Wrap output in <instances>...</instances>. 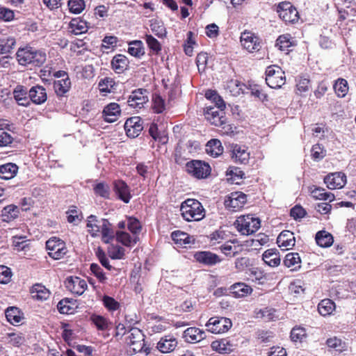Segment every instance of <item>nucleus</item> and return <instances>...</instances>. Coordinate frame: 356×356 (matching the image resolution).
Returning a JSON list of instances; mask_svg holds the SVG:
<instances>
[{
    "label": "nucleus",
    "mask_w": 356,
    "mask_h": 356,
    "mask_svg": "<svg viewBox=\"0 0 356 356\" xmlns=\"http://www.w3.org/2000/svg\"><path fill=\"white\" fill-rule=\"evenodd\" d=\"M86 228L92 237H101L102 241L106 243H110L114 238L111 224L106 219H99L91 215L88 217Z\"/></svg>",
    "instance_id": "1"
},
{
    "label": "nucleus",
    "mask_w": 356,
    "mask_h": 356,
    "mask_svg": "<svg viewBox=\"0 0 356 356\" xmlns=\"http://www.w3.org/2000/svg\"><path fill=\"white\" fill-rule=\"evenodd\" d=\"M16 59L18 63L22 66H41L47 59L46 54L42 50H38L33 47L26 46L19 48L16 53Z\"/></svg>",
    "instance_id": "2"
},
{
    "label": "nucleus",
    "mask_w": 356,
    "mask_h": 356,
    "mask_svg": "<svg viewBox=\"0 0 356 356\" xmlns=\"http://www.w3.org/2000/svg\"><path fill=\"white\" fill-rule=\"evenodd\" d=\"M182 218L188 222L200 221L205 217V209L200 202L195 199H187L180 206Z\"/></svg>",
    "instance_id": "3"
},
{
    "label": "nucleus",
    "mask_w": 356,
    "mask_h": 356,
    "mask_svg": "<svg viewBox=\"0 0 356 356\" xmlns=\"http://www.w3.org/2000/svg\"><path fill=\"white\" fill-rule=\"evenodd\" d=\"M237 231L242 235L248 236L256 232L261 226L260 220L252 215L239 216L234 222Z\"/></svg>",
    "instance_id": "4"
},
{
    "label": "nucleus",
    "mask_w": 356,
    "mask_h": 356,
    "mask_svg": "<svg viewBox=\"0 0 356 356\" xmlns=\"http://www.w3.org/2000/svg\"><path fill=\"white\" fill-rule=\"evenodd\" d=\"M275 11L286 24H294L300 19L296 8L289 1L280 2L275 6Z\"/></svg>",
    "instance_id": "5"
},
{
    "label": "nucleus",
    "mask_w": 356,
    "mask_h": 356,
    "mask_svg": "<svg viewBox=\"0 0 356 356\" xmlns=\"http://www.w3.org/2000/svg\"><path fill=\"white\" fill-rule=\"evenodd\" d=\"M266 82L272 88H280L286 83L284 72L278 65H270L266 70Z\"/></svg>",
    "instance_id": "6"
},
{
    "label": "nucleus",
    "mask_w": 356,
    "mask_h": 356,
    "mask_svg": "<svg viewBox=\"0 0 356 356\" xmlns=\"http://www.w3.org/2000/svg\"><path fill=\"white\" fill-rule=\"evenodd\" d=\"M126 343L129 346L131 354L141 352L145 346V336L137 327H132L126 337Z\"/></svg>",
    "instance_id": "7"
},
{
    "label": "nucleus",
    "mask_w": 356,
    "mask_h": 356,
    "mask_svg": "<svg viewBox=\"0 0 356 356\" xmlns=\"http://www.w3.org/2000/svg\"><path fill=\"white\" fill-rule=\"evenodd\" d=\"M186 170L188 174L197 179H205L211 174L210 165L200 160H193L186 165Z\"/></svg>",
    "instance_id": "8"
},
{
    "label": "nucleus",
    "mask_w": 356,
    "mask_h": 356,
    "mask_svg": "<svg viewBox=\"0 0 356 356\" xmlns=\"http://www.w3.org/2000/svg\"><path fill=\"white\" fill-rule=\"evenodd\" d=\"M207 331L218 334L227 332L232 326V321L225 317H211L205 324Z\"/></svg>",
    "instance_id": "9"
},
{
    "label": "nucleus",
    "mask_w": 356,
    "mask_h": 356,
    "mask_svg": "<svg viewBox=\"0 0 356 356\" xmlns=\"http://www.w3.org/2000/svg\"><path fill=\"white\" fill-rule=\"evenodd\" d=\"M46 248L49 256L56 260L63 258L67 252L65 243L56 237L49 238L46 242Z\"/></svg>",
    "instance_id": "10"
},
{
    "label": "nucleus",
    "mask_w": 356,
    "mask_h": 356,
    "mask_svg": "<svg viewBox=\"0 0 356 356\" xmlns=\"http://www.w3.org/2000/svg\"><path fill=\"white\" fill-rule=\"evenodd\" d=\"M241 46L250 53L259 51L261 48V40L254 33L245 31L241 33L240 37Z\"/></svg>",
    "instance_id": "11"
},
{
    "label": "nucleus",
    "mask_w": 356,
    "mask_h": 356,
    "mask_svg": "<svg viewBox=\"0 0 356 356\" xmlns=\"http://www.w3.org/2000/svg\"><path fill=\"white\" fill-rule=\"evenodd\" d=\"M247 201L246 195L242 192L232 193L225 200V207L232 211H236L243 207Z\"/></svg>",
    "instance_id": "12"
},
{
    "label": "nucleus",
    "mask_w": 356,
    "mask_h": 356,
    "mask_svg": "<svg viewBox=\"0 0 356 356\" xmlns=\"http://www.w3.org/2000/svg\"><path fill=\"white\" fill-rule=\"evenodd\" d=\"M65 285L68 291L78 296L83 294L88 287L86 280L76 276L67 277Z\"/></svg>",
    "instance_id": "13"
},
{
    "label": "nucleus",
    "mask_w": 356,
    "mask_h": 356,
    "mask_svg": "<svg viewBox=\"0 0 356 356\" xmlns=\"http://www.w3.org/2000/svg\"><path fill=\"white\" fill-rule=\"evenodd\" d=\"M124 127L127 136L133 138L138 136L143 129L142 120L138 116L127 119Z\"/></svg>",
    "instance_id": "14"
},
{
    "label": "nucleus",
    "mask_w": 356,
    "mask_h": 356,
    "mask_svg": "<svg viewBox=\"0 0 356 356\" xmlns=\"http://www.w3.org/2000/svg\"><path fill=\"white\" fill-rule=\"evenodd\" d=\"M204 115L207 121L217 127L225 124L227 120L223 111H220L218 108L211 106L206 108Z\"/></svg>",
    "instance_id": "15"
},
{
    "label": "nucleus",
    "mask_w": 356,
    "mask_h": 356,
    "mask_svg": "<svg viewBox=\"0 0 356 356\" xmlns=\"http://www.w3.org/2000/svg\"><path fill=\"white\" fill-rule=\"evenodd\" d=\"M324 182L330 190L340 189L346 184V176L341 172L330 173L324 178Z\"/></svg>",
    "instance_id": "16"
},
{
    "label": "nucleus",
    "mask_w": 356,
    "mask_h": 356,
    "mask_svg": "<svg viewBox=\"0 0 356 356\" xmlns=\"http://www.w3.org/2000/svg\"><path fill=\"white\" fill-rule=\"evenodd\" d=\"M147 90L138 89L131 92L128 99V104L134 108H141L148 102V97L146 95Z\"/></svg>",
    "instance_id": "17"
},
{
    "label": "nucleus",
    "mask_w": 356,
    "mask_h": 356,
    "mask_svg": "<svg viewBox=\"0 0 356 356\" xmlns=\"http://www.w3.org/2000/svg\"><path fill=\"white\" fill-rule=\"evenodd\" d=\"M121 108L115 102L107 104L103 109L102 118L106 122L112 123L116 122L121 116Z\"/></svg>",
    "instance_id": "18"
},
{
    "label": "nucleus",
    "mask_w": 356,
    "mask_h": 356,
    "mask_svg": "<svg viewBox=\"0 0 356 356\" xmlns=\"http://www.w3.org/2000/svg\"><path fill=\"white\" fill-rule=\"evenodd\" d=\"M177 344V339L174 336L168 334L160 339L156 344V348L159 352L167 354L174 351Z\"/></svg>",
    "instance_id": "19"
},
{
    "label": "nucleus",
    "mask_w": 356,
    "mask_h": 356,
    "mask_svg": "<svg viewBox=\"0 0 356 356\" xmlns=\"http://www.w3.org/2000/svg\"><path fill=\"white\" fill-rule=\"evenodd\" d=\"M232 158L236 163L246 164L250 159V152L245 146L234 144L232 145Z\"/></svg>",
    "instance_id": "20"
},
{
    "label": "nucleus",
    "mask_w": 356,
    "mask_h": 356,
    "mask_svg": "<svg viewBox=\"0 0 356 356\" xmlns=\"http://www.w3.org/2000/svg\"><path fill=\"white\" fill-rule=\"evenodd\" d=\"M183 337L186 342L195 343L204 339L206 338V333L198 327H191L184 332Z\"/></svg>",
    "instance_id": "21"
},
{
    "label": "nucleus",
    "mask_w": 356,
    "mask_h": 356,
    "mask_svg": "<svg viewBox=\"0 0 356 356\" xmlns=\"http://www.w3.org/2000/svg\"><path fill=\"white\" fill-rule=\"evenodd\" d=\"M211 347L213 350L217 353L228 354L234 350L235 345L229 339L223 338L213 341L211 344Z\"/></svg>",
    "instance_id": "22"
},
{
    "label": "nucleus",
    "mask_w": 356,
    "mask_h": 356,
    "mask_svg": "<svg viewBox=\"0 0 356 356\" xmlns=\"http://www.w3.org/2000/svg\"><path fill=\"white\" fill-rule=\"evenodd\" d=\"M29 97L33 104L40 105L47 101L46 89L40 86H33L29 91Z\"/></svg>",
    "instance_id": "23"
},
{
    "label": "nucleus",
    "mask_w": 356,
    "mask_h": 356,
    "mask_svg": "<svg viewBox=\"0 0 356 356\" xmlns=\"http://www.w3.org/2000/svg\"><path fill=\"white\" fill-rule=\"evenodd\" d=\"M114 191L118 197L125 203L129 202L131 195L127 184L122 180L113 182Z\"/></svg>",
    "instance_id": "24"
},
{
    "label": "nucleus",
    "mask_w": 356,
    "mask_h": 356,
    "mask_svg": "<svg viewBox=\"0 0 356 356\" xmlns=\"http://www.w3.org/2000/svg\"><path fill=\"white\" fill-rule=\"evenodd\" d=\"M295 237L293 233L289 231H282L277 238V243L279 247L284 250H289L295 245Z\"/></svg>",
    "instance_id": "25"
},
{
    "label": "nucleus",
    "mask_w": 356,
    "mask_h": 356,
    "mask_svg": "<svg viewBox=\"0 0 356 356\" xmlns=\"http://www.w3.org/2000/svg\"><path fill=\"white\" fill-rule=\"evenodd\" d=\"M7 321L13 325H19L23 323L24 314L16 307H10L5 312Z\"/></svg>",
    "instance_id": "26"
},
{
    "label": "nucleus",
    "mask_w": 356,
    "mask_h": 356,
    "mask_svg": "<svg viewBox=\"0 0 356 356\" xmlns=\"http://www.w3.org/2000/svg\"><path fill=\"white\" fill-rule=\"evenodd\" d=\"M115 236L117 241L127 247H132L139 241L138 235L129 234L126 231H118L116 232Z\"/></svg>",
    "instance_id": "27"
},
{
    "label": "nucleus",
    "mask_w": 356,
    "mask_h": 356,
    "mask_svg": "<svg viewBox=\"0 0 356 356\" xmlns=\"http://www.w3.org/2000/svg\"><path fill=\"white\" fill-rule=\"evenodd\" d=\"M262 259L265 264L270 267H277L281 262L279 251L273 248L266 250L263 253Z\"/></svg>",
    "instance_id": "28"
},
{
    "label": "nucleus",
    "mask_w": 356,
    "mask_h": 356,
    "mask_svg": "<svg viewBox=\"0 0 356 356\" xmlns=\"http://www.w3.org/2000/svg\"><path fill=\"white\" fill-rule=\"evenodd\" d=\"M171 236L177 245L184 248L194 243L193 237L184 232L175 231L172 233Z\"/></svg>",
    "instance_id": "29"
},
{
    "label": "nucleus",
    "mask_w": 356,
    "mask_h": 356,
    "mask_svg": "<svg viewBox=\"0 0 356 356\" xmlns=\"http://www.w3.org/2000/svg\"><path fill=\"white\" fill-rule=\"evenodd\" d=\"M196 261L207 264L213 265L220 261L219 257L210 252H197L194 254Z\"/></svg>",
    "instance_id": "30"
},
{
    "label": "nucleus",
    "mask_w": 356,
    "mask_h": 356,
    "mask_svg": "<svg viewBox=\"0 0 356 356\" xmlns=\"http://www.w3.org/2000/svg\"><path fill=\"white\" fill-rule=\"evenodd\" d=\"M29 92L22 86H17L13 91V97L19 106H29L30 105Z\"/></svg>",
    "instance_id": "31"
},
{
    "label": "nucleus",
    "mask_w": 356,
    "mask_h": 356,
    "mask_svg": "<svg viewBox=\"0 0 356 356\" xmlns=\"http://www.w3.org/2000/svg\"><path fill=\"white\" fill-rule=\"evenodd\" d=\"M129 65L128 58L122 54L115 56L111 61L112 69L118 74L122 73Z\"/></svg>",
    "instance_id": "32"
},
{
    "label": "nucleus",
    "mask_w": 356,
    "mask_h": 356,
    "mask_svg": "<svg viewBox=\"0 0 356 356\" xmlns=\"http://www.w3.org/2000/svg\"><path fill=\"white\" fill-rule=\"evenodd\" d=\"M230 290L235 298H243L252 292V289L243 282L234 284L231 286Z\"/></svg>",
    "instance_id": "33"
},
{
    "label": "nucleus",
    "mask_w": 356,
    "mask_h": 356,
    "mask_svg": "<svg viewBox=\"0 0 356 356\" xmlns=\"http://www.w3.org/2000/svg\"><path fill=\"white\" fill-rule=\"evenodd\" d=\"M315 240L318 245L322 248L330 247L334 242L333 236L325 230H321L316 234Z\"/></svg>",
    "instance_id": "34"
},
{
    "label": "nucleus",
    "mask_w": 356,
    "mask_h": 356,
    "mask_svg": "<svg viewBox=\"0 0 356 356\" xmlns=\"http://www.w3.org/2000/svg\"><path fill=\"white\" fill-rule=\"evenodd\" d=\"M206 152L213 156L217 157L223 152V147L221 142L218 139H211L206 145Z\"/></svg>",
    "instance_id": "35"
},
{
    "label": "nucleus",
    "mask_w": 356,
    "mask_h": 356,
    "mask_svg": "<svg viewBox=\"0 0 356 356\" xmlns=\"http://www.w3.org/2000/svg\"><path fill=\"white\" fill-rule=\"evenodd\" d=\"M17 165L12 163L0 165V178L6 180L10 179L17 175Z\"/></svg>",
    "instance_id": "36"
},
{
    "label": "nucleus",
    "mask_w": 356,
    "mask_h": 356,
    "mask_svg": "<svg viewBox=\"0 0 356 356\" xmlns=\"http://www.w3.org/2000/svg\"><path fill=\"white\" fill-rule=\"evenodd\" d=\"M284 264L286 267L290 268L292 270L299 269L301 266V259L299 254L297 252L286 254L284 260Z\"/></svg>",
    "instance_id": "37"
},
{
    "label": "nucleus",
    "mask_w": 356,
    "mask_h": 356,
    "mask_svg": "<svg viewBox=\"0 0 356 356\" xmlns=\"http://www.w3.org/2000/svg\"><path fill=\"white\" fill-rule=\"evenodd\" d=\"M336 309L334 302L330 299H323L318 305V311L323 316H327L332 314Z\"/></svg>",
    "instance_id": "38"
},
{
    "label": "nucleus",
    "mask_w": 356,
    "mask_h": 356,
    "mask_svg": "<svg viewBox=\"0 0 356 356\" xmlns=\"http://www.w3.org/2000/svg\"><path fill=\"white\" fill-rule=\"evenodd\" d=\"M31 293L33 299L38 300H45L50 295L49 289L44 286L37 284L32 286Z\"/></svg>",
    "instance_id": "39"
},
{
    "label": "nucleus",
    "mask_w": 356,
    "mask_h": 356,
    "mask_svg": "<svg viewBox=\"0 0 356 356\" xmlns=\"http://www.w3.org/2000/svg\"><path fill=\"white\" fill-rule=\"evenodd\" d=\"M70 31L74 35H80L87 32L88 24L84 20L79 18L73 19L70 24Z\"/></svg>",
    "instance_id": "40"
},
{
    "label": "nucleus",
    "mask_w": 356,
    "mask_h": 356,
    "mask_svg": "<svg viewBox=\"0 0 356 356\" xmlns=\"http://www.w3.org/2000/svg\"><path fill=\"white\" fill-rule=\"evenodd\" d=\"M71 87V81L69 77L55 81L54 83V88L56 93L59 96L64 95L69 91Z\"/></svg>",
    "instance_id": "41"
},
{
    "label": "nucleus",
    "mask_w": 356,
    "mask_h": 356,
    "mask_svg": "<svg viewBox=\"0 0 356 356\" xmlns=\"http://www.w3.org/2000/svg\"><path fill=\"white\" fill-rule=\"evenodd\" d=\"M246 86L238 80L232 79L227 83L226 88L233 96L243 93Z\"/></svg>",
    "instance_id": "42"
},
{
    "label": "nucleus",
    "mask_w": 356,
    "mask_h": 356,
    "mask_svg": "<svg viewBox=\"0 0 356 356\" xmlns=\"http://www.w3.org/2000/svg\"><path fill=\"white\" fill-rule=\"evenodd\" d=\"M296 92L302 95L311 89L310 80L307 76H298L296 79Z\"/></svg>",
    "instance_id": "43"
},
{
    "label": "nucleus",
    "mask_w": 356,
    "mask_h": 356,
    "mask_svg": "<svg viewBox=\"0 0 356 356\" xmlns=\"http://www.w3.org/2000/svg\"><path fill=\"white\" fill-rule=\"evenodd\" d=\"M128 53L136 58H140L145 54L142 41L133 40L129 42Z\"/></svg>",
    "instance_id": "44"
},
{
    "label": "nucleus",
    "mask_w": 356,
    "mask_h": 356,
    "mask_svg": "<svg viewBox=\"0 0 356 356\" xmlns=\"http://www.w3.org/2000/svg\"><path fill=\"white\" fill-rule=\"evenodd\" d=\"M57 308L61 314H72L76 309L75 302L69 299H63L58 303Z\"/></svg>",
    "instance_id": "45"
},
{
    "label": "nucleus",
    "mask_w": 356,
    "mask_h": 356,
    "mask_svg": "<svg viewBox=\"0 0 356 356\" xmlns=\"http://www.w3.org/2000/svg\"><path fill=\"white\" fill-rule=\"evenodd\" d=\"M311 195L313 198L320 200H328L332 202L334 200L333 193L326 192L324 188H316L311 191Z\"/></svg>",
    "instance_id": "46"
},
{
    "label": "nucleus",
    "mask_w": 356,
    "mask_h": 356,
    "mask_svg": "<svg viewBox=\"0 0 356 356\" xmlns=\"http://www.w3.org/2000/svg\"><path fill=\"white\" fill-rule=\"evenodd\" d=\"M19 213V211L17 206L14 204L8 205L2 210L3 220L8 222L14 220L18 217Z\"/></svg>",
    "instance_id": "47"
},
{
    "label": "nucleus",
    "mask_w": 356,
    "mask_h": 356,
    "mask_svg": "<svg viewBox=\"0 0 356 356\" xmlns=\"http://www.w3.org/2000/svg\"><path fill=\"white\" fill-rule=\"evenodd\" d=\"M16 41L13 37L9 36L0 40V55L8 54L11 52L15 45Z\"/></svg>",
    "instance_id": "48"
},
{
    "label": "nucleus",
    "mask_w": 356,
    "mask_h": 356,
    "mask_svg": "<svg viewBox=\"0 0 356 356\" xmlns=\"http://www.w3.org/2000/svg\"><path fill=\"white\" fill-rule=\"evenodd\" d=\"M256 316L257 318H261L264 321H274L277 318L275 309L268 307L259 309L256 313Z\"/></svg>",
    "instance_id": "49"
},
{
    "label": "nucleus",
    "mask_w": 356,
    "mask_h": 356,
    "mask_svg": "<svg viewBox=\"0 0 356 356\" xmlns=\"http://www.w3.org/2000/svg\"><path fill=\"white\" fill-rule=\"evenodd\" d=\"M334 90L339 97H344L348 91L347 81L344 79H338L334 85Z\"/></svg>",
    "instance_id": "50"
},
{
    "label": "nucleus",
    "mask_w": 356,
    "mask_h": 356,
    "mask_svg": "<svg viewBox=\"0 0 356 356\" xmlns=\"http://www.w3.org/2000/svg\"><path fill=\"white\" fill-rule=\"evenodd\" d=\"M149 26L151 31L159 38H163L165 36L166 30L161 22L157 19H152L150 21Z\"/></svg>",
    "instance_id": "51"
},
{
    "label": "nucleus",
    "mask_w": 356,
    "mask_h": 356,
    "mask_svg": "<svg viewBox=\"0 0 356 356\" xmlns=\"http://www.w3.org/2000/svg\"><path fill=\"white\" fill-rule=\"evenodd\" d=\"M98 86L101 92L110 93L114 90L115 81L112 78L106 77L99 81Z\"/></svg>",
    "instance_id": "52"
},
{
    "label": "nucleus",
    "mask_w": 356,
    "mask_h": 356,
    "mask_svg": "<svg viewBox=\"0 0 356 356\" xmlns=\"http://www.w3.org/2000/svg\"><path fill=\"white\" fill-rule=\"evenodd\" d=\"M293 44V40L289 34H284L277 39L276 45L282 51L287 50Z\"/></svg>",
    "instance_id": "53"
},
{
    "label": "nucleus",
    "mask_w": 356,
    "mask_h": 356,
    "mask_svg": "<svg viewBox=\"0 0 356 356\" xmlns=\"http://www.w3.org/2000/svg\"><path fill=\"white\" fill-rule=\"evenodd\" d=\"M67 6L70 12L73 14H80L86 7L84 0H69Z\"/></svg>",
    "instance_id": "54"
},
{
    "label": "nucleus",
    "mask_w": 356,
    "mask_h": 356,
    "mask_svg": "<svg viewBox=\"0 0 356 356\" xmlns=\"http://www.w3.org/2000/svg\"><path fill=\"white\" fill-rule=\"evenodd\" d=\"M93 190L96 195L104 198L108 197L110 194V187L104 182L96 184L93 187Z\"/></svg>",
    "instance_id": "55"
},
{
    "label": "nucleus",
    "mask_w": 356,
    "mask_h": 356,
    "mask_svg": "<svg viewBox=\"0 0 356 356\" xmlns=\"http://www.w3.org/2000/svg\"><path fill=\"white\" fill-rule=\"evenodd\" d=\"M307 337V332L302 327H295L291 332V338L293 341L301 342Z\"/></svg>",
    "instance_id": "56"
},
{
    "label": "nucleus",
    "mask_w": 356,
    "mask_h": 356,
    "mask_svg": "<svg viewBox=\"0 0 356 356\" xmlns=\"http://www.w3.org/2000/svg\"><path fill=\"white\" fill-rule=\"evenodd\" d=\"M170 327V323L165 319L161 317H156L154 324L152 326V330L154 332H161Z\"/></svg>",
    "instance_id": "57"
},
{
    "label": "nucleus",
    "mask_w": 356,
    "mask_h": 356,
    "mask_svg": "<svg viewBox=\"0 0 356 356\" xmlns=\"http://www.w3.org/2000/svg\"><path fill=\"white\" fill-rule=\"evenodd\" d=\"M145 39L147 47L153 52L158 54L161 50V45L160 42L152 35L147 34L145 37Z\"/></svg>",
    "instance_id": "58"
},
{
    "label": "nucleus",
    "mask_w": 356,
    "mask_h": 356,
    "mask_svg": "<svg viewBox=\"0 0 356 356\" xmlns=\"http://www.w3.org/2000/svg\"><path fill=\"white\" fill-rule=\"evenodd\" d=\"M127 228L131 234L138 236L141 230V225L139 220L136 218L129 217L127 219Z\"/></svg>",
    "instance_id": "59"
},
{
    "label": "nucleus",
    "mask_w": 356,
    "mask_h": 356,
    "mask_svg": "<svg viewBox=\"0 0 356 356\" xmlns=\"http://www.w3.org/2000/svg\"><path fill=\"white\" fill-rule=\"evenodd\" d=\"M15 19L14 10L0 5V20L9 22Z\"/></svg>",
    "instance_id": "60"
},
{
    "label": "nucleus",
    "mask_w": 356,
    "mask_h": 356,
    "mask_svg": "<svg viewBox=\"0 0 356 356\" xmlns=\"http://www.w3.org/2000/svg\"><path fill=\"white\" fill-rule=\"evenodd\" d=\"M91 321L99 330H104L108 327L107 319L102 316L93 315L91 316Z\"/></svg>",
    "instance_id": "61"
},
{
    "label": "nucleus",
    "mask_w": 356,
    "mask_h": 356,
    "mask_svg": "<svg viewBox=\"0 0 356 356\" xmlns=\"http://www.w3.org/2000/svg\"><path fill=\"white\" fill-rule=\"evenodd\" d=\"M12 271L10 268L6 266H0V283L7 284L12 277Z\"/></svg>",
    "instance_id": "62"
},
{
    "label": "nucleus",
    "mask_w": 356,
    "mask_h": 356,
    "mask_svg": "<svg viewBox=\"0 0 356 356\" xmlns=\"http://www.w3.org/2000/svg\"><path fill=\"white\" fill-rule=\"evenodd\" d=\"M13 140V138L10 134L6 131L3 129L0 128V147H7L10 145Z\"/></svg>",
    "instance_id": "63"
},
{
    "label": "nucleus",
    "mask_w": 356,
    "mask_h": 356,
    "mask_svg": "<svg viewBox=\"0 0 356 356\" xmlns=\"http://www.w3.org/2000/svg\"><path fill=\"white\" fill-rule=\"evenodd\" d=\"M108 253L112 259H121L124 257V249L119 245H115L109 249Z\"/></svg>",
    "instance_id": "64"
}]
</instances>
